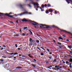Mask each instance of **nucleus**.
<instances>
[{"label":"nucleus","mask_w":72,"mask_h":72,"mask_svg":"<svg viewBox=\"0 0 72 72\" xmlns=\"http://www.w3.org/2000/svg\"><path fill=\"white\" fill-rule=\"evenodd\" d=\"M31 22H33L32 23V24L33 26H34V28L36 29H38V27L36 26L37 25H40V26H40V28H42V27H44V26H46V27H43L44 28H51V26L50 25H48L46 24H39L38 23L34 21H31Z\"/></svg>","instance_id":"f257e3e1"},{"label":"nucleus","mask_w":72,"mask_h":72,"mask_svg":"<svg viewBox=\"0 0 72 72\" xmlns=\"http://www.w3.org/2000/svg\"><path fill=\"white\" fill-rule=\"evenodd\" d=\"M13 14V13L12 12H10L9 14H8L7 13L4 14L0 12V17H2L1 15H5L6 16H8V17H11L12 18H13V15L10 16V14Z\"/></svg>","instance_id":"f03ea898"},{"label":"nucleus","mask_w":72,"mask_h":72,"mask_svg":"<svg viewBox=\"0 0 72 72\" xmlns=\"http://www.w3.org/2000/svg\"><path fill=\"white\" fill-rule=\"evenodd\" d=\"M28 14V12H24L22 13H21V14H15V17H17V16H18L20 15V16H21V15H23V14Z\"/></svg>","instance_id":"7ed1b4c3"},{"label":"nucleus","mask_w":72,"mask_h":72,"mask_svg":"<svg viewBox=\"0 0 72 72\" xmlns=\"http://www.w3.org/2000/svg\"><path fill=\"white\" fill-rule=\"evenodd\" d=\"M59 30H60L61 32H65V33H69V34H71V35H72V33L69 32H67L66 30H63L60 29H59Z\"/></svg>","instance_id":"20e7f679"},{"label":"nucleus","mask_w":72,"mask_h":72,"mask_svg":"<svg viewBox=\"0 0 72 72\" xmlns=\"http://www.w3.org/2000/svg\"><path fill=\"white\" fill-rule=\"evenodd\" d=\"M32 4L33 5H39V4L37 3H34L33 1L32 2Z\"/></svg>","instance_id":"39448f33"},{"label":"nucleus","mask_w":72,"mask_h":72,"mask_svg":"<svg viewBox=\"0 0 72 72\" xmlns=\"http://www.w3.org/2000/svg\"><path fill=\"white\" fill-rule=\"evenodd\" d=\"M46 6H47V4H45L44 5L43 4H42L41 6V8H44V7H46Z\"/></svg>","instance_id":"423d86ee"},{"label":"nucleus","mask_w":72,"mask_h":72,"mask_svg":"<svg viewBox=\"0 0 72 72\" xmlns=\"http://www.w3.org/2000/svg\"><path fill=\"white\" fill-rule=\"evenodd\" d=\"M29 41L30 42H33V41L34 42H35V40H32V38H30Z\"/></svg>","instance_id":"0eeeda50"},{"label":"nucleus","mask_w":72,"mask_h":72,"mask_svg":"<svg viewBox=\"0 0 72 72\" xmlns=\"http://www.w3.org/2000/svg\"><path fill=\"white\" fill-rule=\"evenodd\" d=\"M30 4H32V2L30 3L29 4L27 5L30 8H31L32 7V6H31Z\"/></svg>","instance_id":"6e6552de"},{"label":"nucleus","mask_w":72,"mask_h":72,"mask_svg":"<svg viewBox=\"0 0 72 72\" xmlns=\"http://www.w3.org/2000/svg\"><path fill=\"white\" fill-rule=\"evenodd\" d=\"M52 27H54V28H57V29H59V28L58 27L54 25H53L52 26Z\"/></svg>","instance_id":"1a4fd4ad"},{"label":"nucleus","mask_w":72,"mask_h":72,"mask_svg":"<svg viewBox=\"0 0 72 72\" xmlns=\"http://www.w3.org/2000/svg\"><path fill=\"white\" fill-rule=\"evenodd\" d=\"M22 22H27L28 20L26 19H24L22 20Z\"/></svg>","instance_id":"9d476101"},{"label":"nucleus","mask_w":72,"mask_h":72,"mask_svg":"<svg viewBox=\"0 0 72 72\" xmlns=\"http://www.w3.org/2000/svg\"><path fill=\"white\" fill-rule=\"evenodd\" d=\"M49 12H51V13H52L53 12V10L51 8H50L49 9Z\"/></svg>","instance_id":"9b49d317"},{"label":"nucleus","mask_w":72,"mask_h":72,"mask_svg":"<svg viewBox=\"0 0 72 72\" xmlns=\"http://www.w3.org/2000/svg\"><path fill=\"white\" fill-rule=\"evenodd\" d=\"M32 66H33V67H34V68H36V65L35 64H32Z\"/></svg>","instance_id":"f8f14e48"},{"label":"nucleus","mask_w":72,"mask_h":72,"mask_svg":"<svg viewBox=\"0 0 72 72\" xmlns=\"http://www.w3.org/2000/svg\"><path fill=\"white\" fill-rule=\"evenodd\" d=\"M22 68L21 67H18L16 68V69H22Z\"/></svg>","instance_id":"ddd939ff"},{"label":"nucleus","mask_w":72,"mask_h":72,"mask_svg":"<svg viewBox=\"0 0 72 72\" xmlns=\"http://www.w3.org/2000/svg\"><path fill=\"white\" fill-rule=\"evenodd\" d=\"M49 11L48 10H46V14H48L49 13Z\"/></svg>","instance_id":"4468645a"},{"label":"nucleus","mask_w":72,"mask_h":72,"mask_svg":"<svg viewBox=\"0 0 72 72\" xmlns=\"http://www.w3.org/2000/svg\"><path fill=\"white\" fill-rule=\"evenodd\" d=\"M19 6L20 7V8H21V9L23 8V6L22 4H20L19 5Z\"/></svg>","instance_id":"2eb2a0df"},{"label":"nucleus","mask_w":72,"mask_h":72,"mask_svg":"<svg viewBox=\"0 0 72 72\" xmlns=\"http://www.w3.org/2000/svg\"><path fill=\"white\" fill-rule=\"evenodd\" d=\"M47 6L48 7H51V5L49 4H47Z\"/></svg>","instance_id":"dca6fc26"},{"label":"nucleus","mask_w":72,"mask_h":72,"mask_svg":"<svg viewBox=\"0 0 72 72\" xmlns=\"http://www.w3.org/2000/svg\"><path fill=\"white\" fill-rule=\"evenodd\" d=\"M40 9H41V12H43V11H44V9H42V8L41 7H40Z\"/></svg>","instance_id":"f3484780"},{"label":"nucleus","mask_w":72,"mask_h":72,"mask_svg":"<svg viewBox=\"0 0 72 72\" xmlns=\"http://www.w3.org/2000/svg\"><path fill=\"white\" fill-rule=\"evenodd\" d=\"M68 56L69 57H70V59H71V58H72V56H71V55H68Z\"/></svg>","instance_id":"a211bd4d"},{"label":"nucleus","mask_w":72,"mask_h":72,"mask_svg":"<svg viewBox=\"0 0 72 72\" xmlns=\"http://www.w3.org/2000/svg\"><path fill=\"white\" fill-rule=\"evenodd\" d=\"M58 39H60V40H63V39L62 37H59Z\"/></svg>","instance_id":"6ab92c4d"},{"label":"nucleus","mask_w":72,"mask_h":72,"mask_svg":"<svg viewBox=\"0 0 72 72\" xmlns=\"http://www.w3.org/2000/svg\"><path fill=\"white\" fill-rule=\"evenodd\" d=\"M69 62H72V58L69 59Z\"/></svg>","instance_id":"aec40b11"},{"label":"nucleus","mask_w":72,"mask_h":72,"mask_svg":"<svg viewBox=\"0 0 72 72\" xmlns=\"http://www.w3.org/2000/svg\"><path fill=\"white\" fill-rule=\"evenodd\" d=\"M68 47L70 49H72V47L71 46H68Z\"/></svg>","instance_id":"412c9836"},{"label":"nucleus","mask_w":72,"mask_h":72,"mask_svg":"<svg viewBox=\"0 0 72 72\" xmlns=\"http://www.w3.org/2000/svg\"><path fill=\"white\" fill-rule=\"evenodd\" d=\"M19 36V34H15V35L14 36V37L15 36Z\"/></svg>","instance_id":"4be33fe9"},{"label":"nucleus","mask_w":72,"mask_h":72,"mask_svg":"<svg viewBox=\"0 0 72 72\" xmlns=\"http://www.w3.org/2000/svg\"><path fill=\"white\" fill-rule=\"evenodd\" d=\"M56 61H57V59H54L53 62H56Z\"/></svg>","instance_id":"5701e85b"},{"label":"nucleus","mask_w":72,"mask_h":72,"mask_svg":"<svg viewBox=\"0 0 72 72\" xmlns=\"http://www.w3.org/2000/svg\"><path fill=\"white\" fill-rule=\"evenodd\" d=\"M17 54H18V53H14V55H17Z\"/></svg>","instance_id":"b1692460"},{"label":"nucleus","mask_w":72,"mask_h":72,"mask_svg":"<svg viewBox=\"0 0 72 72\" xmlns=\"http://www.w3.org/2000/svg\"><path fill=\"white\" fill-rule=\"evenodd\" d=\"M49 59H51L52 58V57L51 56L49 57Z\"/></svg>","instance_id":"393cba45"},{"label":"nucleus","mask_w":72,"mask_h":72,"mask_svg":"<svg viewBox=\"0 0 72 72\" xmlns=\"http://www.w3.org/2000/svg\"><path fill=\"white\" fill-rule=\"evenodd\" d=\"M36 42H37V43H39V40H36Z\"/></svg>","instance_id":"a878e982"},{"label":"nucleus","mask_w":72,"mask_h":72,"mask_svg":"<svg viewBox=\"0 0 72 72\" xmlns=\"http://www.w3.org/2000/svg\"><path fill=\"white\" fill-rule=\"evenodd\" d=\"M40 55H41L43 56V55H44V54L42 53H40Z\"/></svg>","instance_id":"bb28decb"},{"label":"nucleus","mask_w":72,"mask_h":72,"mask_svg":"<svg viewBox=\"0 0 72 72\" xmlns=\"http://www.w3.org/2000/svg\"><path fill=\"white\" fill-rule=\"evenodd\" d=\"M22 35L23 36H25V34H24V33H22Z\"/></svg>","instance_id":"cd10ccee"},{"label":"nucleus","mask_w":72,"mask_h":72,"mask_svg":"<svg viewBox=\"0 0 72 72\" xmlns=\"http://www.w3.org/2000/svg\"><path fill=\"white\" fill-rule=\"evenodd\" d=\"M37 49H39V50L41 51V49H40V48H39V47H37Z\"/></svg>","instance_id":"c85d7f7f"},{"label":"nucleus","mask_w":72,"mask_h":72,"mask_svg":"<svg viewBox=\"0 0 72 72\" xmlns=\"http://www.w3.org/2000/svg\"><path fill=\"white\" fill-rule=\"evenodd\" d=\"M58 44H60V45H62V44H61V43L60 42H58Z\"/></svg>","instance_id":"c756f323"},{"label":"nucleus","mask_w":72,"mask_h":72,"mask_svg":"<svg viewBox=\"0 0 72 72\" xmlns=\"http://www.w3.org/2000/svg\"><path fill=\"white\" fill-rule=\"evenodd\" d=\"M37 36H38V37H40V36H41V35L38 34H37Z\"/></svg>","instance_id":"7c9ffc66"},{"label":"nucleus","mask_w":72,"mask_h":72,"mask_svg":"<svg viewBox=\"0 0 72 72\" xmlns=\"http://www.w3.org/2000/svg\"><path fill=\"white\" fill-rule=\"evenodd\" d=\"M27 27H25L24 28V30H25V29H27Z\"/></svg>","instance_id":"2f4dec72"},{"label":"nucleus","mask_w":72,"mask_h":72,"mask_svg":"<svg viewBox=\"0 0 72 72\" xmlns=\"http://www.w3.org/2000/svg\"><path fill=\"white\" fill-rule=\"evenodd\" d=\"M66 64H68V63H69V62H68V61L66 62Z\"/></svg>","instance_id":"473e14b6"},{"label":"nucleus","mask_w":72,"mask_h":72,"mask_svg":"<svg viewBox=\"0 0 72 72\" xmlns=\"http://www.w3.org/2000/svg\"><path fill=\"white\" fill-rule=\"evenodd\" d=\"M33 60H34V61H35V62H37V60H36V59H33Z\"/></svg>","instance_id":"72a5a7b5"},{"label":"nucleus","mask_w":72,"mask_h":72,"mask_svg":"<svg viewBox=\"0 0 72 72\" xmlns=\"http://www.w3.org/2000/svg\"><path fill=\"white\" fill-rule=\"evenodd\" d=\"M52 69H55V70H56V69H56L55 68H52Z\"/></svg>","instance_id":"f704fd0d"},{"label":"nucleus","mask_w":72,"mask_h":72,"mask_svg":"<svg viewBox=\"0 0 72 72\" xmlns=\"http://www.w3.org/2000/svg\"><path fill=\"white\" fill-rule=\"evenodd\" d=\"M47 50L48 52H50V51H49V49L48 48L47 49Z\"/></svg>","instance_id":"c9c22d12"},{"label":"nucleus","mask_w":72,"mask_h":72,"mask_svg":"<svg viewBox=\"0 0 72 72\" xmlns=\"http://www.w3.org/2000/svg\"><path fill=\"white\" fill-rule=\"evenodd\" d=\"M15 46L16 48H17L18 47V46H17V44H15Z\"/></svg>","instance_id":"e433bc0d"},{"label":"nucleus","mask_w":72,"mask_h":72,"mask_svg":"<svg viewBox=\"0 0 72 72\" xmlns=\"http://www.w3.org/2000/svg\"><path fill=\"white\" fill-rule=\"evenodd\" d=\"M55 14H57V12L56 11H55Z\"/></svg>","instance_id":"4c0bfd02"},{"label":"nucleus","mask_w":72,"mask_h":72,"mask_svg":"<svg viewBox=\"0 0 72 72\" xmlns=\"http://www.w3.org/2000/svg\"><path fill=\"white\" fill-rule=\"evenodd\" d=\"M0 60H1V62H3V61H4V60H2L1 59H0Z\"/></svg>","instance_id":"58836bf2"},{"label":"nucleus","mask_w":72,"mask_h":72,"mask_svg":"<svg viewBox=\"0 0 72 72\" xmlns=\"http://www.w3.org/2000/svg\"><path fill=\"white\" fill-rule=\"evenodd\" d=\"M2 58H6V57L4 56H2Z\"/></svg>","instance_id":"ea45409f"},{"label":"nucleus","mask_w":72,"mask_h":72,"mask_svg":"<svg viewBox=\"0 0 72 72\" xmlns=\"http://www.w3.org/2000/svg\"><path fill=\"white\" fill-rule=\"evenodd\" d=\"M53 41V42H54L55 44H56V42H55V40H54Z\"/></svg>","instance_id":"a19ab883"},{"label":"nucleus","mask_w":72,"mask_h":72,"mask_svg":"<svg viewBox=\"0 0 72 72\" xmlns=\"http://www.w3.org/2000/svg\"><path fill=\"white\" fill-rule=\"evenodd\" d=\"M16 22L17 23H18V20H17V21H16Z\"/></svg>","instance_id":"79ce46f5"},{"label":"nucleus","mask_w":72,"mask_h":72,"mask_svg":"<svg viewBox=\"0 0 72 72\" xmlns=\"http://www.w3.org/2000/svg\"><path fill=\"white\" fill-rule=\"evenodd\" d=\"M17 49H18V50H21V48H18Z\"/></svg>","instance_id":"37998d69"},{"label":"nucleus","mask_w":72,"mask_h":72,"mask_svg":"<svg viewBox=\"0 0 72 72\" xmlns=\"http://www.w3.org/2000/svg\"><path fill=\"white\" fill-rule=\"evenodd\" d=\"M8 58H12V56L8 57Z\"/></svg>","instance_id":"c03bdc74"},{"label":"nucleus","mask_w":72,"mask_h":72,"mask_svg":"<svg viewBox=\"0 0 72 72\" xmlns=\"http://www.w3.org/2000/svg\"><path fill=\"white\" fill-rule=\"evenodd\" d=\"M4 49V48H2L1 49V50H3Z\"/></svg>","instance_id":"a18cd8bd"},{"label":"nucleus","mask_w":72,"mask_h":72,"mask_svg":"<svg viewBox=\"0 0 72 72\" xmlns=\"http://www.w3.org/2000/svg\"><path fill=\"white\" fill-rule=\"evenodd\" d=\"M48 68H49V69H51V68H50V67L49 66L48 67Z\"/></svg>","instance_id":"49530a36"},{"label":"nucleus","mask_w":72,"mask_h":72,"mask_svg":"<svg viewBox=\"0 0 72 72\" xmlns=\"http://www.w3.org/2000/svg\"><path fill=\"white\" fill-rule=\"evenodd\" d=\"M30 34L32 35V32H30Z\"/></svg>","instance_id":"de8ad7c7"},{"label":"nucleus","mask_w":72,"mask_h":72,"mask_svg":"<svg viewBox=\"0 0 72 72\" xmlns=\"http://www.w3.org/2000/svg\"><path fill=\"white\" fill-rule=\"evenodd\" d=\"M70 68H72V66L71 65H70L69 66Z\"/></svg>","instance_id":"09e8293b"},{"label":"nucleus","mask_w":72,"mask_h":72,"mask_svg":"<svg viewBox=\"0 0 72 72\" xmlns=\"http://www.w3.org/2000/svg\"><path fill=\"white\" fill-rule=\"evenodd\" d=\"M66 41H69V40H68V39H67Z\"/></svg>","instance_id":"8fccbe9b"},{"label":"nucleus","mask_w":72,"mask_h":72,"mask_svg":"<svg viewBox=\"0 0 72 72\" xmlns=\"http://www.w3.org/2000/svg\"><path fill=\"white\" fill-rule=\"evenodd\" d=\"M49 54H52V53H51V52L50 53H49Z\"/></svg>","instance_id":"3c124183"},{"label":"nucleus","mask_w":72,"mask_h":72,"mask_svg":"<svg viewBox=\"0 0 72 72\" xmlns=\"http://www.w3.org/2000/svg\"><path fill=\"white\" fill-rule=\"evenodd\" d=\"M60 69L59 68H57V70H58V69Z\"/></svg>","instance_id":"603ef678"},{"label":"nucleus","mask_w":72,"mask_h":72,"mask_svg":"<svg viewBox=\"0 0 72 72\" xmlns=\"http://www.w3.org/2000/svg\"><path fill=\"white\" fill-rule=\"evenodd\" d=\"M19 57H21V56H22V55L21 54H19Z\"/></svg>","instance_id":"864d4df0"},{"label":"nucleus","mask_w":72,"mask_h":72,"mask_svg":"<svg viewBox=\"0 0 72 72\" xmlns=\"http://www.w3.org/2000/svg\"><path fill=\"white\" fill-rule=\"evenodd\" d=\"M58 67V66H55V68H57Z\"/></svg>","instance_id":"5fc2aeb1"},{"label":"nucleus","mask_w":72,"mask_h":72,"mask_svg":"<svg viewBox=\"0 0 72 72\" xmlns=\"http://www.w3.org/2000/svg\"><path fill=\"white\" fill-rule=\"evenodd\" d=\"M3 47H6V46L5 45H3Z\"/></svg>","instance_id":"6e6d98bb"},{"label":"nucleus","mask_w":72,"mask_h":72,"mask_svg":"<svg viewBox=\"0 0 72 72\" xmlns=\"http://www.w3.org/2000/svg\"><path fill=\"white\" fill-rule=\"evenodd\" d=\"M69 52L70 53H71V54H72V51H70Z\"/></svg>","instance_id":"4d7b16f0"},{"label":"nucleus","mask_w":72,"mask_h":72,"mask_svg":"<svg viewBox=\"0 0 72 72\" xmlns=\"http://www.w3.org/2000/svg\"><path fill=\"white\" fill-rule=\"evenodd\" d=\"M13 54H14V53H11V55H13Z\"/></svg>","instance_id":"13d9d810"},{"label":"nucleus","mask_w":72,"mask_h":72,"mask_svg":"<svg viewBox=\"0 0 72 72\" xmlns=\"http://www.w3.org/2000/svg\"><path fill=\"white\" fill-rule=\"evenodd\" d=\"M39 8V6H37V8Z\"/></svg>","instance_id":"bf43d9fd"},{"label":"nucleus","mask_w":72,"mask_h":72,"mask_svg":"<svg viewBox=\"0 0 72 72\" xmlns=\"http://www.w3.org/2000/svg\"><path fill=\"white\" fill-rule=\"evenodd\" d=\"M20 32H22V30H21V29H20Z\"/></svg>","instance_id":"052dcab7"},{"label":"nucleus","mask_w":72,"mask_h":72,"mask_svg":"<svg viewBox=\"0 0 72 72\" xmlns=\"http://www.w3.org/2000/svg\"><path fill=\"white\" fill-rule=\"evenodd\" d=\"M63 63H64V64L66 63V62L64 61H63Z\"/></svg>","instance_id":"680f3d73"},{"label":"nucleus","mask_w":72,"mask_h":72,"mask_svg":"<svg viewBox=\"0 0 72 72\" xmlns=\"http://www.w3.org/2000/svg\"><path fill=\"white\" fill-rule=\"evenodd\" d=\"M10 23H13V22H12L11 21H10Z\"/></svg>","instance_id":"e2e57ef3"},{"label":"nucleus","mask_w":72,"mask_h":72,"mask_svg":"<svg viewBox=\"0 0 72 72\" xmlns=\"http://www.w3.org/2000/svg\"><path fill=\"white\" fill-rule=\"evenodd\" d=\"M22 57H25V56H24L23 55H22Z\"/></svg>","instance_id":"0e129e2a"},{"label":"nucleus","mask_w":72,"mask_h":72,"mask_svg":"<svg viewBox=\"0 0 72 72\" xmlns=\"http://www.w3.org/2000/svg\"><path fill=\"white\" fill-rule=\"evenodd\" d=\"M14 59H16V57H14Z\"/></svg>","instance_id":"69168bd1"},{"label":"nucleus","mask_w":72,"mask_h":72,"mask_svg":"<svg viewBox=\"0 0 72 72\" xmlns=\"http://www.w3.org/2000/svg\"><path fill=\"white\" fill-rule=\"evenodd\" d=\"M30 58H32V56H30Z\"/></svg>","instance_id":"338daca9"},{"label":"nucleus","mask_w":72,"mask_h":72,"mask_svg":"<svg viewBox=\"0 0 72 72\" xmlns=\"http://www.w3.org/2000/svg\"><path fill=\"white\" fill-rule=\"evenodd\" d=\"M36 10L37 11V10H38V9H37V8H36Z\"/></svg>","instance_id":"774afa93"}]
</instances>
